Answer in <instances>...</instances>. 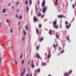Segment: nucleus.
Listing matches in <instances>:
<instances>
[{"label":"nucleus","mask_w":76,"mask_h":76,"mask_svg":"<svg viewBox=\"0 0 76 76\" xmlns=\"http://www.w3.org/2000/svg\"><path fill=\"white\" fill-rule=\"evenodd\" d=\"M50 57H51V53H50V52H49L48 56L47 58H50Z\"/></svg>","instance_id":"nucleus-3"},{"label":"nucleus","mask_w":76,"mask_h":76,"mask_svg":"<svg viewBox=\"0 0 76 76\" xmlns=\"http://www.w3.org/2000/svg\"><path fill=\"white\" fill-rule=\"evenodd\" d=\"M8 5V6H10V4H9Z\"/></svg>","instance_id":"nucleus-50"},{"label":"nucleus","mask_w":76,"mask_h":76,"mask_svg":"<svg viewBox=\"0 0 76 76\" xmlns=\"http://www.w3.org/2000/svg\"><path fill=\"white\" fill-rule=\"evenodd\" d=\"M41 13H39L37 15V16H41Z\"/></svg>","instance_id":"nucleus-20"},{"label":"nucleus","mask_w":76,"mask_h":76,"mask_svg":"<svg viewBox=\"0 0 76 76\" xmlns=\"http://www.w3.org/2000/svg\"><path fill=\"white\" fill-rule=\"evenodd\" d=\"M36 31L37 34H39V31L38 30V28H36Z\"/></svg>","instance_id":"nucleus-12"},{"label":"nucleus","mask_w":76,"mask_h":76,"mask_svg":"<svg viewBox=\"0 0 76 76\" xmlns=\"http://www.w3.org/2000/svg\"><path fill=\"white\" fill-rule=\"evenodd\" d=\"M56 38H57L58 39V35H56Z\"/></svg>","instance_id":"nucleus-35"},{"label":"nucleus","mask_w":76,"mask_h":76,"mask_svg":"<svg viewBox=\"0 0 76 76\" xmlns=\"http://www.w3.org/2000/svg\"><path fill=\"white\" fill-rule=\"evenodd\" d=\"M45 0H44L42 3V7H43V8L42 10V12L44 13H45L46 12V10L47 9V6H45Z\"/></svg>","instance_id":"nucleus-1"},{"label":"nucleus","mask_w":76,"mask_h":76,"mask_svg":"<svg viewBox=\"0 0 76 76\" xmlns=\"http://www.w3.org/2000/svg\"><path fill=\"white\" fill-rule=\"evenodd\" d=\"M52 32V30L51 29H50L49 31V34H50V35H51V32Z\"/></svg>","instance_id":"nucleus-11"},{"label":"nucleus","mask_w":76,"mask_h":76,"mask_svg":"<svg viewBox=\"0 0 76 76\" xmlns=\"http://www.w3.org/2000/svg\"><path fill=\"white\" fill-rule=\"evenodd\" d=\"M23 72L21 74L22 76H23Z\"/></svg>","instance_id":"nucleus-40"},{"label":"nucleus","mask_w":76,"mask_h":76,"mask_svg":"<svg viewBox=\"0 0 76 76\" xmlns=\"http://www.w3.org/2000/svg\"><path fill=\"white\" fill-rule=\"evenodd\" d=\"M44 15H42V17H41V18H44Z\"/></svg>","instance_id":"nucleus-36"},{"label":"nucleus","mask_w":76,"mask_h":76,"mask_svg":"<svg viewBox=\"0 0 76 76\" xmlns=\"http://www.w3.org/2000/svg\"><path fill=\"white\" fill-rule=\"evenodd\" d=\"M26 9H27V12H28V10H29V8L28 7H27Z\"/></svg>","instance_id":"nucleus-19"},{"label":"nucleus","mask_w":76,"mask_h":76,"mask_svg":"<svg viewBox=\"0 0 76 76\" xmlns=\"http://www.w3.org/2000/svg\"><path fill=\"white\" fill-rule=\"evenodd\" d=\"M34 22H37V19L36 17L34 16Z\"/></svg>","instance_id":"nucleus-4"},{"label":"nucleus","mask_w":76,"mask_h":76,"mask_svg":"<svg viewBox=\"0 0 76 76\" xmlns=\"http://www.w3.org/2000/svg\"><path fill=\"white\" fill-rule=\"evenodd\" d=\"M48 76H51V75H49Z\"/></svg>","instance_id":"nucleus-53"},{"label":"nucleus","mask_w":76,"mask_h":76,"mask_svg":"<svg viewBox=\"0 0 76 76\" xmlns=\"http://www.w3.org/2000/svg\"><path fill=\"white\" fill-rule=\"evenodd\" d=\"M19 11V9H17V12H18Z\"/></svg>","instance_id":"nucleus-52"},{"label":"nucleus","mask_w":76,"mask_h":76,"mask_svg":"<svg viewBox=\"0 0 76 76\" xmlns=\"http://www.w3.org/2000/svg\"><path fill=\"white\" fill-rule=\"evenodd\" d=\"M37 72L38 73H39L40 72V69H38V70H37Z\"/></svg>","instance_id":"nucleus-27"},{"label":"nucleus","mask_w":76,"mask_h":76,"mask_svg":"<svg viewBox=\"0 0 76 76\" xmlns=\"http://www.w3.org/2000/svg\"><path fill=\"white\" fill-rule=\"evenodd\" d=\"M21 58H22V55L21 56V57H20Z\"/></svg>","instance_id":"nucleus-42"},{"label":"nucleus","mask_w":76,"mask_h":76,"mask_svg":"<svg viewBox=\"0 0 76 76\" xmlns=\"http://www.w3.org/2000/svg\"><path fill=\"white\" fill-rule=\"evenodd\" d=\"M24 39H25V37H23V40H24Z\"/></svg>","instance_id":"nucleus-44"},{"label":"nucleus","mask_w":76,"mask_h":76,"mask_svg":"<svg viewBox=\"0 0 76 76\" xmlns=\"http://www.w3.org/2000/svg\"><path fill=\"white\" fill-rule=\"evenodd\" d=\"M20 28H19V30H20Z\"/></svg>","instance_id":"nucleus-54"},{"label":"nucleus","mask_w":76,"mask_h":76,"mask_svg":"<svg viewBox=\"0 0 76 76\" xmlns=\"http://www.w3.org/2000/svg\"><path fill=\"white\" fill-rule=\"evenodd\" d=\"M58 16L59 18H64V16L63 15H58Z\"/></svg>","instance_id":"nucleus-6"},{"label":"nucleus","mask_w":76,"mask_h":76,"mask_svg":"<svg viewBox=\"0 0 76 76\" xmlns=\"http://www.w3.org/2000/svg\"><path fill=\"white\" fill-rule=\"evenodd\" d=\"M22 17L21 15H20L19 17V18L20 19H22Z\"/></svg>","instance_id":"nucleus-23"},{"label":"nucleus","mask_w":76,"mask_h":76,"mask_svg":"<svg viewBox=\"0 0 76 76\" xmlns=\"http://www.w3.org/2000/svg\"><path fill=\"white\" fill-rule=\"evenodd\" d=\"M16 18H18V15H16Z\"/></svg>","instance_id":"nucleus-39"},{"label":"nucleus","mask_w":76,"mask_h":76,"mask_svg":"<svg viewBox=\"0 0 76 76\" xmlns=\"http://www.w3.org/2000/svg\"><path fill=\"white\" fill-rule=\"evenodd\" d=\"M29 76V74H27L26 76Z\"/></svg>","instance_id":"nucleus-43"},{"label":"nucleus","mask_w":76,"mask_h":76,"mask_svg":"<svg viewBox=\"0 0 76 76\" xmlns=\"http://www.w3.org/2000/svg\"><path fill=\"white\" fill-rule=\"evenodd\" d=\"M45 55H47V54L46 53V54H45Z\"/></svg>","instance_id":"nucleus-56"},{"label":"nucleus","mask_w":76,"mask_h":76,"mask_svg":"<svg viewBox=\"0 0 76 76\" xmlns=\"http://www.w3.org/2000/svg\"><path fill=\"white\" fill-rule=\"evenodd\" d=\"M30 4H31L32 3V1H31V0L30 1Z\"/></svg>","instance_id":"nucleus-30"},{"label":"nucleus","mask_w":76,"mask_h":76,"mask_svg":"<svg viewBox=\"0 0 76 76\" xmlns=\"http://www.w3.org/2000/svg\"><path fill=\"white\" fill-rule=\"evenodd\" d=\"M60 27L61 28L62 27H61V25H60Z\"/></svg>","instance_id":"nucleus-46"},{"label":"nucleus","mask_w":76,"mask_h":76,"mask_svg":"<svg viewBox=\"0 0 76 76\" xmlns=\"http://www.w3.org/2000/svg\"><path fill=\"white\" fill-rule=\"evenodd\" d=\"M67 40L69 41V37L68 36V37H67Z\"/></svg>","instance_id":"nucleus-29"},{"label":"nucleus","mask_w":76,"mask_h":76,"mask_svg":"<svg viewBox=\"0 0 76 76\" xmlns=\"http://www.w3.org/2000/svg\"><path fill=\"white\" fill-rule=\"evenodd\" d=\"M72 70H70L69 71V72H68L69 75L72 73Z\"/></svg>","instance_id":"nucleus-15"},{"label":"nucleus","mask_w":76,"mask_h":76,"mask_svg":"<svg viewBox=\"0 0 76 76\" xmlns=\"http://www.w3.org/2000/svg\"><path fill=\"white\" fill-rule=\"evenodd\" d=\"M56 46H58V44H57L56 45H53V47L55 48H56Z\"/></svg>","instance_id":"nucleus-14"},{"label":"nucleus","mask_w":76,"mask_h":76,"mask_svg":"<svg viewBox=\"0 0 76 76\" xmlns=\"http://www.w3.org/2000/svg\"><path fill=\"white\" fill-rule=\"evenodd\" d=\"M6 9H4L2 11V13H4L5 12H6Z\"/></svg>","instance_id":"nucleus-13"},{"label":"nucleus","mask_w":76,"mask_h":76,"mask_svg":"<svg viewBox=\"0 0 76 76\" xmlns=\"http://www.w3.org/2000/svg\"><path fill=\"white\" fill-rule=\"evenodd\" d=\"M30 76H32L31 74Z\"/></svg>","instance_id":"nucleus-49"},{"label":"nucleus","mask_w":76,"mask_h":76,"mask_svg":"<svg viewBox=\"0 0 76 76\" xmlns=\"http://www.w3.org/2000/svg\"><path fill=\"white\" fill-rule=\"evenodd\" d=\"M57 1H58V0H56L55 1V6H57Z\"/></svg>","instance_id":"nucleus-5"},{"label":"nucleus","mask_w":76,"mask_h":76,"mask_svg":"<svg viewBox=\"0 0 76 76\" xmlns=\"http://www.w3.org/2000/svg\"><path fill=\"white\" fill-rule=\"evenodd\" d=\"M19 4V2H17V5H18V4Z\"/></svg>","instance_id":"nucleus-41"},{"label":"nucleus","mask_w":76,"mask_h":76,"mask_svg":"<svg viewBox=\"0 0 76 76\" xmlns=\"http://www.w3.org/2000/svg\"><path fill=\"white\" fill-rule=\"evenodd\" d=\"M31 67L34 68V67H35V65H34L33 64H31Z\"/></svg>","instance_id":"nucleus-16"},{"label":"nucleus","mask_w":76,"mask_h":76,"mask_svg":"<svg viewBox=\"0 0 76 76\" xmlns=\"http://www.w3.org/2000/svg\"><path fill=\"white\" fill-rule=\"evenodd\" d=\"M71 1H72V0H71Z\"/></svg>","instance_id":"nucleus-57"},{"label":"nucleus","mask_w":76,"mask_h":76,"mask_svg":"<svg viewBox=\"0 0 76 76\" xmlns=\"http://www.w3.org/2000/svg\"><path fill=\"white\" fill-rule=\"evenodd\" d=\"M65 76H68L69 75V74L68 73L66 72L64 74Z\"/></svg>","instance_id":"nucleus-8"},{"label":"nucleus","mask_w":76,"mask_h":76,"mask_svg":"<svg viewBox=\"0 0 76 76\" xmlns=\"http://www.w3.org/2000/svg\"><path fill=\"white\" fill-rule=\"evenodd\" d=\"M25 4H28V1H26Z\"/></svg>","instance_id":"nucleus-31"},{"label":"nucleus","mask_w":76,"mask_h":76,"mask_svg":"<svg viewBox=\"0 0 76 76\" xmlns=\"http://www.w3.org/2000/svg\"><path fill=\"white\" fill-rule=\"evenodd\" d=\"M12 10H13V7H12Z\"/></svg>","instance_id":"nucleus-48"},{"label":"nucleus","mask_w":76,"mask_h":76,"mask_svg":"<svg viewBox=\"0 0 76 76\" xmlns=\"http://www.w3.org/2000/svg\"><path fill=\"white\" fill-rule=\"evenodd\" d=\"M26 32L25 31H24V35H26Z\"/></svg>","instance_id":"nucleus-37"},{"label":"nucleus","mask_w":76,"mask_h":76,"mask_svg":"<svg viewBox=\"0 0 76 76\" xmlns=\"http://www.w3.org/2000/svg\"><path fill=\"white\" fill-rule=\"evenodd\" d=\"M64 50H63L61 52V53H64Z\"/></svg>","instance_id":"nucleus-32"},{"label":"nucleus","mask_w":76,"mask_h":76,"mask_svg":"<svg viewBox=\"0 0 76 76\" xmlns=\"http://www.w3.org/2000/svg\"><path fill=\"white\" fill-rule=\"evenodd\" d=\"M71 26V24H69V26H66V28H67V29H69V27H70V26Z\"/></svg>","instance_id":"nucleus-9"},{"label":"nucleus","mask_w":76,"mask_h":76,"mask_svg":"<svg viewBox=\"0 0 76 76\" xmlns=\"http://www.w3.org/2000/svg\"><path fill=\"white\" fill-rule=\"evenodd\" d=\"M25 72V69H24V73Z\"/></svg>","instance_id":"nucleus-47"},{"label":"nucleus","mask_w":76,"mask_h":76,"mask_svg":"<svg viewBox=\"0 0 76 76\" xmlns=\"http://www.w3.org/2000/svg\"><path fill=\"white\" fill-rule=\"evenodd\" d=\"M0 27H2V24H1V23H0Z\"/></svg>","instance_id":"nucleus-26"},{"label":"nucleus","mask_w":76,"mask_h":76,"mask_svg":"<svg viewBox=\"0 0 76 76\" xmlns=\"http://www.w3.org/2000/svg\"><path fill=\"white\" fill-rule=\"evenodd\" d=\"M36 55H37V58H40V56L38 54V53H36Z\"/></svg>","instance_id":"nucleus-7"},{"label":"nucleus","mask_w":76,"mask_h":76,"mask_svg":"<svg viewBox=\"0 0 76 76\" xmlns=\"http://www.w3.org/2000/svg\"><path fill=\"white\" fill-rule=\"evenodd\" d=\"M53 27L55 28H56V29L58 28V26L57 25V21L56 20H55L53 22Z\"/></svg>","instance_id":"nucleus-2"},{"label":"nucleus","mask_w":76,"mask_h":76,"mask_svg":"<svg viewBox=\"0 0 76 76\" xmlns=\"http://www.w3.org/2000/svg\"><path fill=\"white\" fill-rule=\"evenodd\" d=\"M65 24L66 25H67V24H68V22L67 21L65 22Z\"/></svg>","instance_id":"nucleus-33"},{"label":"nucleus","mask_w":76,"mask_h":76,"mask_svg":"<svg viewBox=\"0 0 76 76\" xmlns=\"http://www.w3.org/2000/svg\"><path fill=\"white\" fill-rule=\"evenodd\" d=\"M6 21L7 23H9L10 22L9 20H6Z\"/></svg>","instance_id":"nucleus-22"},{"label":"nucleus","mask_w":76,"mask_h":76,"mask_svg":"<svg viewBox=\"0 0 76 76\" xmlns=\"http://www.w3.org/2000/svg\"><path fill=\"white\" fill-rule=\"evenodd\" d=\"M42 40H43V37H42L40 39V41L41 42V41H42Z\"/></svg>","instance_id":"nucleus-21"},{"label":"nucleus","mask_w":76,"mask_h":76,"mask_svg":"<svg viewBox=\"0 0 76 76\" xmlns=\"http://www.w3.org/2000/svg\"><path fill=\"white\" fill-rule=\"evenodd\" d=\"M20 22H19V23H18V25H20Z\"/></svg>","instance_id":"nucleus-45"},{"label":"nucleus","mask_w":76,"mask_h":76,"mask_svg":"<svg viewBox=\"0 0 76 76\" xmlns=\"http://www.w3.org/2000/svg\"><path fill=\"white\" fill-rule=\"evenodd\" d=\"M46 64H46V63H44V62H42V66H45L46 65Z\"/></svg>","instance_id":"nucleus-10"},{"label":"nucleus","mask_w":76,"mask_h":76,"mask_svg":"<svg viewBox=\"0 0 76 76\" xmlns=\"http://www.w3.org/2000/svg\"><path fill=\"white\" fill-rule=\"evenodd\" d=\"M36 9H37V6H36Z\"/></svg>","instance_id":"nucleus-51"},{"label":"nucleus","mask_w":76,"mask_h":76,"mask_svg":"<svg viewBox=\"0 0 76 76\" xmlns=\"http://www.w3.org/2000/svg\"><path fill=\"white\" fill-rule=\"evenodd\" d=\"M36 71H37V70H35V72H36Z\"/></svg>","instance_id":"nucleus-55"},{"label":"nucleus","mask_w":76,"mask_h":76,"mask_svg":"<svg viewBox=\"0 0 76 76\" xmlns=\"http://www.w3.org/2000/svg\"><path fill=\"white\" fill-rule=\"evenodd\" d=\"M26 29L27 30H28V26H26Z\"/></svg>","instance_id":"nucleus-25"},{"label":"nucleus","mask_w":76,"mask_h":76,"mask_svg":"<svg viewBox=\"0 0 76 76\" xmlns=\"http://www.w3.org/2000/svg\"><path fill=\"white\" fill-rule=\"evenodd\" d=\"M72 7H73V9H75V5H72Z\"/></svg>","instance_id":"nucleus-38"},{"label":"nucleus","mask_w":76,"mask_h":76,"mask_svg":"<svg viewBox=\"0 0 76 76\" xmlns=\"http://www.w3.org/2000/svg\"><path fill=\"white\" fill-rule=\"evenodd\" d=\"M12 32H13V31H12V28H11L10 32H11V33H12Z\"/></svg>","instance_id":"nucleus-28"},{"label":"nucleus","mask_w":76,"mask_h":76,"mask_svg":"<svg viewBox=\"0 0 76 76\" xmlns=\"http://www.w3.org/2000/svg\"><path fill=\"white\" fill-rule=\"evenodd\" d=\"M17 64H18V63L17 62V61H15V65H17Z\"/></svg>","instance_id":"nucleus-18"},{"label":"nucleus","mask_w":76,"mask_h":76,"mask_svg":"<svg viewBox=\"0 0 76 76\" xmlns=\"http://www.w3.org/2000/svg\"><path fill=\"white\" fill-rule=\"evenodd\" d=\"M42 25H41V24H40L39 25V28H41V26H42Z\"/></svg>","instance_id":"nucleus-24"},{"label":"nucleus","mask_w":76,"mask_h":76,"mask_svg":"<svg viewBox=\"0 0 76 76\" xmlns=\"http://www.w3.org/2000/svg\"><path fill=\"white\" fill-rule=\"evenodd\" d=\"M25 63V61L23 60L22 62V64H23Z\"/></svg>","instance_id":"nucleus-34"},{"label":"nucleus","mask_w":76,"mask_h":76,"mask_svg":"<svg viewBox=\"0 0 76 76\" xmlns=\"http://www.w3.org/2000/svg\"><path fill=\"white\" fill-rule=\"evenodd\" d=\"M37 50H39V46H38V45H37Z\"/></svg>","instance_id":"nucleus-17"}]
</instances>
